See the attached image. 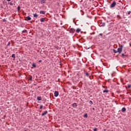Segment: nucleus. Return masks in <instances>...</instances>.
<instances>
[{
  "label": "nucleus",
  "mask_w": 131,
  "mask_h": 131,
  "mask_svg": "<svg viewBox=\"0 0 131 131\" xmlns=\"http://www.w3.org/2000/svg\"><path fill=\"white\" fill-rule=\"evenodd\" d=\"M33 17L34 18H37L38 17V15H37V14H36V13H35L33 14Z\"/></svg>",
  "instance_id": "obj_8"
},
{
  "label": "nucleus",
  "mask_w": 131,
  "mask_h": 131,
  "mask_svg": "<svg viewBox=\"0 0 131 131\" xmlns=\"http://www.w3.org/2000/svg\"><path fill=\"white\" fill-rule=\"evenodd\" d=\"M130 13H131L130 11H129L128 12V15H130Z\"/></svg>",
  "instance_id": "obj_26"
},
{
  "label": "nucleus",
  "mask_w": 131,
  "mask_h": 131,
  "mask_svg": "<svg viewBox=\"0 0 131 131\" xmlns=\"http://www.w3.org/2000/svg\"><path fill=\"white\" fill-rule=\"evenodd\" d=\"M122 112H125L126 111V108L125 107H123L121 110Z\"/></svg>",
  "instance_id": "obj_7"
},
{
  "label": "nucleus",
  "mask_w": 131,
  "mask_h": 131,
  "mask_svg": "<svg viewBox=\"0 0 131 131\" xmlns=\"http://www.w3.org/2000/svg\"><path fill=\"white\" fill-rule=\"evenodd\" d=\"M76 32H77V33L80 32V29H77L76 30Z\"/></svg>",
  "instance_id": "obj_14"
},
{
  "label": "nucleus",
  "mask_w": 131,
  "mask_h": 131,
  "mask_svg": "<svg viewBox=\"0 0 131 131\" xmlns=\"http://www.w3.org/2000/svg\"><path fill=\"white\" fill-rule=\"evenodd\" d=\"M114 53H115V54H116V53H118V50L116 51V50H114Z\"/></svg>",
  "instance_id": "obj_20"
},
{
  "label": "nucleus",
  "mask_w": 131,
  "mask_h": 131,
  "mask_svg": "<svg viewBox=\"0 0 131 131\" xmlns=\"http://www.w3.org/2000/svg\"><path fill=\"white\" fill-rule=\"evenodd\" d=\"M8 46H10V42H8Z\"/></svg>",
  "instance_id": "obj_32"
},
{
  "label": "nucleus",
  "mask_w": 131,
  "mask_h": 131,
  "mask_svg": "<svg viewBox=\"0 0 131 131\" xmlns=\"http://www.w3.org/2000/svg\"><path fill=\"white\" fill-rule=\"evenodd\" d=\"M77 106V104H76V103H75L73 104V108H74V107H76Z\"/></svg>",
  "instance_id": "obj_15"
},
{
  "label": "nucleus",
  "mask_w": 131,
  "mask_h": 131,
  "mask_svg": "<svg viewBox=\"0 0 131 131\" xmlns=\"http://www.w3.org/2000/svg\"><path fill=\"white\" fill-rule=\"evenodd\" d=\"M27 21H30V20H31V17H30V16H27Z\"/></svg>",
  "instance_id": "obj_9"
},
{
  "label": "nucleus",
  "mask_w": 131,
  "mask_h": 131,
  "mask_svg": "<svg viewBox=\"0 0 131 131\" xmlns=\"http://www.w3.org/2000/svg\"><path fill=\"white\" fill-rule=\"evenodd\" d=\"M122 49H123V46L121 45L120 47L118 48V53H119V54H121V52H122Z\"/></svg>",
  "instance_id": "obj_1"
},
{
  "label": "nucleus",
  "mask_w": 131,
  "mask_h": 131,
  "mask_svg": "<svg viewBox=\"0 0 131 131\" xmlns=\"http://www.w3.org/2000/svg\"><path fill=\"white\" fill-rule=\"evenodd\" d=\"M20 9H21V7L18 6V7H17V10H18V11H20Z\"/></svg>",
  "instance_id": "obj_17"
},
{
  "label": "nucleus",
  "mask_w": 131,
  "mask_h": 131,
  "mask_svg": "<svg viewBox=\"0 0 131 131\" xmlns=\"http://www.w3.org/2000/svg\"><path fill=\"white\" fill-rule=\"evenodd\" d=\"M89 103H90V104H91V105H93V101H92V100H90V101H89Z\"/></svg>",
  "instance_id": "obj_24"
},
{
  "label": "nucleus",
  "mask_w": 131,
  "mask_h": 131,
  "mask_svg": "<svg viewBox=\"0 0 131 131\" xmlns=\"http://www.w3.org/2000/svg\"><path fill=\"white\" fill-rule=\"evenodd\" d=\"M40 2H41V4L46 3V1H45V0H41Z\"/></svg>",
  "instance_id": "obj_13"
},
{
  "label": "nucleus",
  "mask_w": 131,
  "mask_h": 131,
  "mask_svg": "<svg viewBox=\"0 0 131 131\" xmlns=\"http://www.w3.org/2000/svg\"><path fill=\"white\" fill-rule=\"evenodd\" d=\"M42 105H40V109H42Z\"/></svg>",
  "instance_id": "obj_27"
},
{
  "label": "nucleus",
  "mask_w": 131,
  "mask_h": 131,
  "mask_svg": "<svg viewBox=\"0 0 131 131\" xmlns=\"http://www.w3.org/2000/svg\"><path fill=\"white\" fill-rule=\"evenodd\" d=\"M128 88L129 89L131 88V85L130 84H128Z\"/></svg>",
  "instance_id": "obj_25"
},
{
  "label": "nucleus",
  "mask_w": 131,
  "mask_h": 131,
  "mask_svg": "<svg viewBox=\"0 0 131 131\" xmlns=\"http://www.w3.org/2000/svg\"><path fill=\"white\" fill-rule=\"evenodd\" d=\"M26 32H27V30H24L22 31V33H25Z\"/></svg>",
  "instance_id": "obj_19"
},
{
  "label": "nucleus",
  "mask_w": 131,
  "mask_h": 131,
  "mask_svg": "<svg viewBox=\"0 0 131 131\" xmlns=\"http://www.w3.org/2000/svg\"><path fill=\"white\" fill-rule=\"evenodd\" d=\"M122 56H124V54H122Z\"/></svg>",
  "instance_id": "obj_34"
},
{
  "label": "nucleus",
  "mask_w": 131,
  "mask_h": 131,
  "mask_svg": "<svg viewBox=\"0 0 131 131\" xmlns=\"http://www.w3.org/2000/svg\"><path fill=\"white\" fill-rule=\"evenodd\" d=\"M100 26H102V27H104V26H105V24H104V23H103V24H101L100 25Z\"/></svg>",
  "instance_id": "obj_16"
},
{
  "label": "nucleus",
  "mask_w": 131,
  "mask_h": 131,
  "mask_svg": "<svg viewBox=\"0 0 131 131\" xmlns=\"http://www.w3.org/2000/svg\"><path fill=\"white\" fill-rule=\"evenodd\" d=\"M93 130L94 131H98V128H94Z\"/></svg>",
  "instance_id": "obj_23"
},
{
  "label": "nucleus",
  "mask_w": 131,
  "mask_h": 131,
  "mask_svg": "<svg viewBox=\"0 0 131 131\" xmlns=\"http://www.w3.org/2000/svg\"><path fill=\"white\" fill-rule=\"evenodd\" d=\"M46 114H48V111H45V112L41 114V116H45V115H46Z\"/></svg>",
  "instance_id": "obj_5"
},
{
  "label": "nucleus",
  "mask_w": 131,
  "mask_h": 131,
  "mask_svg": "<svg viewBox=\"0 0 131 131\" xmlns=\"http://www.w3.org/2000/svg\"><path fill=\"white\" fill-rule=\"evenodd\" d=\"M103 93H109V90L105 89L104 90H103Z\"/></svg>",
  "instance_id": "obj_11"
},
{
  "label": "nucleus",
  "mask_w": 131,
  "mask_h": 131,
  "mask_svg": "<svg viewBox=\"0 0 131 131\" xmlns=\"http://www.w3.org/2000/svg\"><path fill=\"white\" fill-rule=\"evenodd\" d=\"M70 32V33H74V32H75V30L74 29H71Z\"/></svg>",
  "instance_id": "obj_4"
},
{
  "label": "nucleus",
  "mask_w": 131,
  "mask_h": 131,
  "mask_svg": "<svg viewBox=\"0 0 131 131\" xmlns=\"http://www.w3.org/2000/svg\"><path fill=\"white\" fill-rule=\"evenodd\" d=\"M41 62H42V60H39V63H41Z\"/></svg>",
  "instance_id": "obj_28"
},
{
  "label": "nucleus",
  "mask_w": 131,
  "mask_h": 131,
  "mask_svg": "<svg viewBox=\"0 0 131 131\" xmlns=\"http://www.w3.org/2000/svg\"><path fill=\"white\" fill-rule=\"evenodd\" d=\"M40 14H42V15H45L46 14V12H45L44 11H40Z\"/></svg>",
  "instance_id": "obj_10"
},
{
  "label": "nucleus",
  "mask_w": 131,
  "mask_h": 131,
  "mask_svg": "<svg viewBox=\"0 0 131 131\" xmlns=\"http://www.w3.org/2000/svg\"><path fill=\"white\" fill-rule=\"evenodd\" d=\"M7 2H11V0H7Z\"/></svg>",
  "instance_id": "obj_31"
},
{
  "label": "nucleus",
  "mask_w": 131,
  "mask_h": 131,
  "mask_svg": "<svg viewBox=\"0 0 131 131\" xmlns=\"http://www.w3.org/2000/svg\"><path fill=\"white\" fill-rule=\"evenodd\" d=\"M5 117H6V116H4V117H3V119H5Z\"/></svg>",
  "instance_id": "obj_30"
},
{
  "label": "nucleus",
  "mask_w": 131,
  "mask_h": 131,
  "mask_svg": "<svg viewBox=\"0 0 131 131\" xmlns=\"http://www.w3.org/2000/svg\"><path fill=\"white\" fill-rule=\"evenodd\" d=\"M12 58H15V55L14 54H12Z\"/></svg>",
  "instance_id": "obj_21"
},
{
  "label": "nucleus",
  "mask_w": 131,
  "mask_h": 131,
  "mask_svg": "<svg viewBox=\"0 0 131 131\" xmlns=\"http://www.w3.org/2000/svg\"><path fill=\"white\" fill-rule=\"evenodd\" d=\"M40 22H45V21H46V18H41L40 19Z\"/></svg>",
  "instance_id": "obj_6"
},
{
  "label": "nucleus",
  "mask_w": 131,
  "mask_h": 131,
  "mask_svg": "<svg viewBox=\"0 0 131 131\" xmlns=\"http://www.w3.org/2000/svg\"><path fill=\"white\" fill-rule=\"evenodd\" d=\"M37 99L38 101H41V97H37Z\"/></svg>",
  "instance_id": "obj_12"
},
{
  "label": "nucleus",
  "mask_w": 131,
  "mask_h": 131,
  "mask_svg": "<svg viewBox=\"0 0 131 131\" xmlns=\"http://www.w3.org/2000/svg\"><path fill=\"white\" fill-rule=\"evenodd\" d=\"M116 6V2L114 1L113 3L111 5L110 8H114Z\"/></svg>",
  "instance_id": "obj_2"
},
{
  "label": "nucleus",
  "mask_w": 131,
  "mask_h": 131,
  "mask_svg": "<svg viewBox=\"0 0 131 131\" xmlns=\"http://www.w3.org/2000/svg\"><path fill=\"white\" fill-rule=\"evenodd\" d=\"M32 66L33 67H34V68H35V67H36V64H35V63H33Z\"/></svg>",
  "instance_id": "obj_18"
},
{
  "label": "nucleus",
  "mask_w": 131,
  "mask_h": 131,
  "mask_svg": "<svg viewBox=\"0 0 131 131\" xmlns=\"http://www.w3.org/2000/svg\"><path fill=\"white\" fill-rule=\"evenodd\" d=\"M59 96V92L58 91H55L54 93V97H58Z\"/></svg>",
  "instance_id": "obj_3"
},
{
  "label": "nucleus",
  "mask_w": 131,
  "mask_h": 131,
  "mask_svg": "<svg viewBox=\"0 0 131 131\" xmlns=\"http://www.w3.org/2000/svg\"><path fill=\"white\" fill-rule=\"evenodd\" d=\"M83 117H88V114H85V115H84Z\"/></svg>",
  "instance_id": "obj_22"
},
{
  "label": "nucleus",
  "mask_w": 131,
  "mask_h": 131,
  "mask_svg": "<svg viewBox=\"0 0 131 131\" xmlns=\"http://www.w3.org/2000/svg\"><path fill=\"white\" fill-rule=\"evenodd\" d=\"M93 110H95V108H93Z\"/></svg>",
  "instance_id": "obj_33"
},
{
  "label": "nucleus",
  "mask_w": 131,
  "mask_h": 131,
  "mask_svg": "<svg viewBox=\"0 0 131 131\" xmlns=\"http://www.w3.org/2000/svg\"><path fill=\"white\" fill-rule=\"evenodd\" d=\"M99 35H100V36H102V35H103V34H102V33L99 34Z\"/></svg>",
  "instance_id": "obj_29"
}]
</instances>
